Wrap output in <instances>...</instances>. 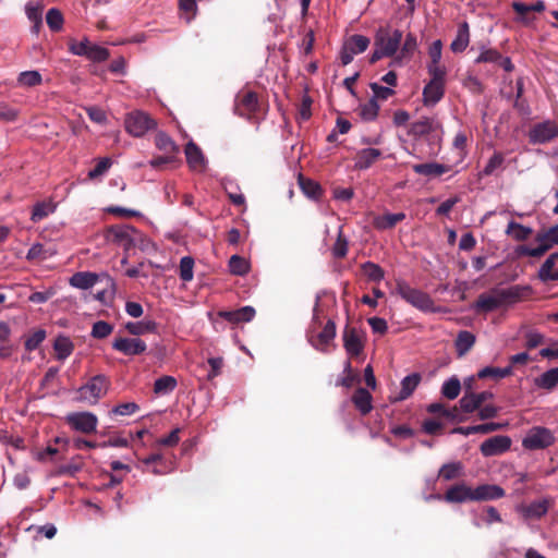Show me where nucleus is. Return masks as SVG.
Wrapping results in <instances>:
<instances>
[{
    "label": "nucleus",
    "instance_id": "f257e3e1",
    "mask_svg": "<svg viewBox=\"0 0 558 558\" xmlns=\"http://www.w3.org/2000/svg\"><path fill=\"white\" fill-rule=\"evenodd\" d=\"M529 292V287L520 286H513L508 289H494L490 292L480 294L474 308L478 313H489L501 306L518 302Z\"/></svg>",
    "mask_w": 558,
    "mask_h": 558
},
{
    "label": "nucleus",
    "instance_id": "f03ea898",
    "mask_svg": "<svg viewBox=\"0 0 558 558\" xmlns=\"http://www.w3.org/2000/svg\"><path fill=\"white\" fill-rule=\"evenodd\" d=\"M403 34L400 29L380 27L374 38V50L369 63L374 64L383 58H395L398 54Z\"/></svg>",
    "mask_w": 558,
    "mask_h": 558
},
{
    "label": "nucleus",
    "instance_id": "7ed1b4c3",
    "mask_svg": "<svg viewBox=\"0 0 558 558\" xmlns=\"http://www.w3.org/2000/svg\"><path fill=\"white\" fill-rule=\"evenodd\" d=\"M110 385V379L106 375H95L75 391L74 400L90 405L97 404L98 401L107 395Z\"/></svg>",
    "mask_w": 558,
    "mask_h": 558
},
{
    "label": "nucleus",
    "instance_id": "20e7f679",
    "mask_svg": "<svg viewBox=\"0 0 558 558\" xmlns=\"http://www.w3.org/2000/svg\"><path fill=\"white\" fill-rule=\"evenodd\" d=\"M396 292L412 306L423 312L434 311V301L432 298L415 288H412L408 282L398 280L396 284Z\"/></svg>",
    "mask_w": 558,
    "mask_h": 558
},
{
    "label": "nucleus",
    "instance_id": "39448f33",
    "mask_svg": "<svg viewBox=\"0 0 558 558\" xmlns=\"http://www.w3.org/2000/svg\"><path fill=\"white\" fill-rule=\"evenodd\" d=\"M125 130L134 137H142L157 126L156 121L144 111H133L125 117Z\"/></svg>",
    "mask_w": 558,
    "mask_h": 558
},
{
    "label": "nucleus",
    "instance_id": "423d86ee",
    "mask_svg": "<svg viewBox=\"0 0 558 558\" xmlns=\"http://www.w3.org/2000/svg\"><path fill=\"white\" fill-rule=\"evenodd\" d=\"M555 442V436L549 428L543 426L532 427L522 440V446L527 450H542Z\"/></svg>",
    "mask_w": 558,
    "mask_h": 558
},
{
    "label": "nucleus",
    "instance_id": "0eeeda50",
    "mask_svg": "<svg viewBox=\"0 0 558 558\" xmlns=\"http://www.w3.org/2000/svg\"><path fill=\"white\" fill-rule=\"evenodd\" d=\"M555 506V499L550 496L534 500L531 504H522L517 507V512L524 520H541Z\"/></svg>",
    "mask_w": 558,
    "mask_h": 558
},
{
    "label": "nucleus",
    "instance_id": "6e6552de",
    "mask_svg": "<svg viewBox=\"0 0 558 558\" xmlns=\"http://www.w3.org/2000/svg\"><path fill=\"white\" fill-rule=\"evenodd\" d=\"M64 420L72 429L83 434H93L97 429L98 418L92 412H72Z\"/></svg>",
    "mask_w": 558,
    "mask_h": 558
},
{
    "label": "nucleus",
    "instance_id": "1a4fd4ad",
    "mask_svg": "<svg viewBox=\"0 0 558 558\" xmlns=\"http://www.w3.org/2000/svg\"><path fill=\"white\" fill-rule=\"evenodd\" d=\"M535 242L538 243L536 247H530L527 245L518 246L515 250L517 254L519 256L539 258L545 255L554 245H557L556 242H553L551 236L549 235V228L537 232Z\"/></svg>",
    "mask_w": 558,
    "mask_h": 558
},
{
    "label": "nucleus",
    "instance_id": "9d476101",
    "mask_svg": "<svg viewBox=\"0 0 558 558\" xmlns=\"http://www.w3.org/2000/svg\"><path fill=\"white\" fill-rule=\"evenodd\" d=\"M556 137H558V124L551 120L536 123L529 131L531 144H545Z\"/></svg>",
    "mask_w": 558,
    "mask_h": 558
},
{
    "label": "nucleus",
    "instance_id": "9b49d317",
    "mask_svg": "<svg viewBox=\"0 0 558 558\" xmlns=\"http://www.w3.org/2000/svg\"><path fill=\"white\" fill-rule=\"evenodd\" d=\"M258 96L253 90H242L235 100V112L243 118H251L258 110Z\"/></svg>",
    "mask_w": 558,
    "mask_h": 558
},
{
    "label": "nucleus",
    "instance_id": "f8f14e48",
    "mask_svg": "<svg viewBox=\"0 0 558 558\" xmlns=\"http://www.w3.org/2000/svg\"><path fill=\"white\" fill-rule=\"evenodd\" d=\"M511 442L512 441L509 436H493L481 444L480 451L484 457L499 456L510 449Z\"/></svg>",
    "mask_w": 558,
    "mask_h": 558
},
{
    "label": "nucleus",
    "instance_id": "ddd939ff",
    "mask_svg": "<svg viewBox=\"0 0 558 558\" xmlns=\"http://www.w3.org/2000/svg\"><path fill=\"white\" fill-rule=\"evenodd\" d=\"M108 239L123 246L125 250L134 245V234L136 229L129 225H116L108 228Z\"/></svg>",
    "mask_w": 558,
    "mask_h": 558
},
{
    "label": "nucleus",
    "instance_id": "4468645a",
    "mask_svg": "<svg viewBox=\"0 0 558 558\" xmlns=\"http://www.w3.org/2000/svg\"><path fill=\"white\" fill-rule=\"evenodd\" d=\"M112 348L124 355H140L146 351L147 345L140 338L119 337L112 342Z\"/></svg>",
    "mask_w": 558,
    "mask_h": 558
},
{
    "label": "nucleus",
    "instance_id": "2eb2a0df",
    "mask_svg": "<svg viewBox=\"0 0 558 558\" xmlns=\"http://www.w3.org/2000/svg\"><path fill=\"white\" fill-rule=\"evenodd\" d=\"M342 338L343 347L350 356H359L363 352L364 342L356 328L345 326Z\"/></svg>",
    "mask_w": 558,
    "mask_h": 558
},
{
    "label": "nucleus",
    "instance_id": "dca6fc26",
    "mask_svg": "<svg viewBox=\"0 0 558 558\" xmlns=\"http://www.w3.org/2000/svg\"><path fill=\"white\" fill-rule=\"evenodd\" d=\"M256 311L253 306L246 305L234 311H218L217 317L230 324L238 325L248 323L255 317Z\"/></svg>",
    "mask_w": 558,
    "mask_h": 558
},
{
    "label": "nucleus",
    "instance_id": "f3484780",
    "mask_svg": "<svg viewBox=\"0 0 558 558\" xmlns=\"http://www.w3.org/2000/svg\"><path fill=\"white\" fill-rule=\"evenodd\" d=\"M336 337V324L329 319L316 337L311 338L312 345L320 352H328V347Z\"/></svg>",
    "mask_w": 558,
    "mask_h": 558
},
{
    "label": "nucleus",
    "instance_id": "a211bd4d",
    "mask_svg": "<svg viewBox=\"0 0 558 558\" xmlns=\"http://www.w3.org/2000/svg\"><path fill=\"white\" fill-rule=\"evenodd\" d=\"M444 500L450 504L473 501L472 487L464 483L456 484L447 489Z\"/></svg>",
    "mask_w": 558,
    "mask_h": 558
},
{
    "label": "nucleus",
    "instance_id": "6ab92c4d",
    "mask_svg": "<svg viewBox=\"0 0 558 558\" xmlns=\"http://www.w3.org/2000/svg\"><path fill=\"white\" fill-rule=\"evenodd\" d=\"M416 48V36L412 33H409L405 36L403 44L400 45L399 53L392 59L390 65H402L404 61L411 60Z\"/></svg>",
    "mask_w": 558,
    "mask_h": 558
},
{
    "label": "nucleus",
    "instance_id": "aec40b11",
    "mask_svg": "<svg viewBox=\"0 0 558 558\" xmlns=\"http://www.w3.org/2000/svg\"><path fill=\"white\" fill-rule=\"evenodd\" d=\"M383 156L380 149L363 148L359 150L354 157V168L357 170H366L377 162Z\"/></svg>",
    "mask_w": 558,
    "mask_h": 558
},
{
    "label": "nucleus",
    "instance_id": "412c9836",
    "mask_svg": "<svg viewBox=\"0 0 558 558\" xmlns=\"http://www.w3.org/2000/svg\"><path fill=\"white\" fill-rule=\"evenodd\" d=\"M502 487L493 484H483L472 488L473 501L496 500L505 496Z\"/></svg>",
    "mask_w": 558,
    "mask_h": 558
},
{
    "label": "nucleus",
    "instance_id": "4be33fe9",
    "mask_svg": "<svg viewBox=\"0 0 558 558\" xmlns=\"http://www.w3.org/2000/svg\"><path fill=\"white\" fill-rule=\"evenodd\" d=\"M445 84L428 82L423 88V105L425 107H434L445 96Z\"/></svg>",
    "mask_w": 558,
    "mask_h": 558
},
{
    "label": "nucleus",
    "instance_id": "5701e85b",
    "mask_svg": "<svg viewBox=\"0 0 558 558\" xmlns=\"http://www.w3.org/2000/svg\"><path fill=\"white\" fill-rule=\"evenodd\" d=\"M506 426H508V423H484L480 425L474 426H466V427H456L452 429V433L454 434H461L464 436L473 435V434H489L495 430L504 429Z\"/></svg>",
    "mask_w": 558,
    "mask_h": 558
},
{
    "label": "nucleus",
    "instance_id": "b1692460",
    "mask_svg": "<svg viewBox=\"0 0 558 558\" xmlns=\"http://www.w3.org/2000/svg\"><path fill=\"white\" fill-rule=\"evenodd\" d=\"M354 407L362 415H367L373 410V397L368 390L365 388L359 387L352 398H351Z\"/></svg>",
    "mask_w": 558,
    "mask_h": 558
},
{
    "label": "nucleus",
    "instance_id": "393cba45",
    "mask_svg": "<svg viewBox=\"0 0 558 558\" xmlns=\"http://www.w3.org/2000/svg\"><path fill=\"white\" fill-rule=\"evenodd\" d=\"M439 126L440 123L436 119L423 117L411 124L410 134L413 136H424L436 131Z\"/></svg>",
    "mask_w": 558,
    "mask_h": 558
},
{
    "label": "nucleus",
    "instance_id": "a878e982",
    "mask_svg": "<svg viewBox=\"0 0 558 558\" xmlns=\"http://www.w3.org/2000/svg\"><path fill=\"white\" fill-rule=\"evenodd\" d=\"M405 219L404 213L390 214L376 216L373 219V226L377 230H388L395 228L399 222Z\"/></svg>",
    "mask_w": 558,
    "mask_h": 558
},
{
    "label": "nucleus",
    "instance_id": "bb28decb",
    "mask_svg": "<svg viewBox=\"0 0 558 558\" xmlns=\"http://www.w3.org/2000/svg\"><path fill=\"white\" fill-rule=\"evenodd\" d=\"M470 43V27L468 22H462L458 26L456 38L450 45V49L454 53L462 52L466 49Z\"/></svg>",
    "mask_w": 558,
    "mask_h": 558
},
{
    "label": "nucleus",
    "instance_id": "cd10ccee",
    "mask_svg": "<svg viewBox=\"0 0 558 558\" xmlns=\"http://www.w3.org/2000/svg\"><path fill=\"white\" fill-rule=\"evenodd\" d=\"M421 381V375L418 373H412L405 376L401 380V389L399 395L395 398V401H403L408 399L416 389Z\"/></svg>",
    "mask_w": 558,
    "mask_h": 558
},
{
    "label": "nucleus",
    "instance_id": "c85d7f7f",
    "mask_svg": "<svg viewBox=\"0 0 558 558\" xmlns=\"http://www.w3.org/2000/svg\"><path fill=\"white\" fill-rule=\"evenodd\" d=\"M412 169L416 174L425 177H439L449 171V167L437 162L416 163Z\"/></svg>",
    "mask_w": 558,
    "mask_h": 558
},
{
    "label": "nucleus",
    "instance_id": "c756f323",
    "mask_svg": "<svg viewBox=\"0 0 558 558\" xmlns=\"http://www.w3.org/2000/svg\"><path fill=\"white\" fill-rule=\"evenodd\" d=\"M185 156L189 166L196 170L201 169L205 165V158L201 148L194 143L189 142L185 146Z\"/></svg>",
    "mask_w": 558,
    "mask_h": 558
},
{
    "label": "nucleus",
    "instance_id": "7c9ffc66",
    "mask_svg": "<svg viewBox=\"0 0 558 558\" xmlns=\"http://www.w3.org/2000/svg\"><path fill=\"white\" fill-rule=\"evenodd\" d=\"M157 323L155 320L129 322L125 324V329L132 336H142L150 332H156Z\"/></svg>",
    "mask_w": 558,
    "mask_h": 558
},
{
    "label": "nucleus",
    "instance_id": "2f4dec72",
    "mask_svg": "<svg viewBox=\"0 0 558 558\" xmlns=\"http://www.w3.org/2000/svg\"><path fill=\"white\" fill-rule=\"evenodd\" d=\"M98 280V276L93 272H76L70 278V284L74 288L78 289H89L92 288Z\"/></svg>",
    "mask_w": 558,
    "mask_h": 558
},
{
    "label": "nucleus",
    "instance_id": "473e14b6",
    "mask_svg": "<svg viewBox=\"0 0 558 558\" xmlns=\"http://www.w3.org/2000/svg\"><path fill=\"white\" fill-rule=\"evenodd\" d=\"M475 343V336L468 331L461 330L454 341L456 350L459 356L466 354Z\"/></svg>",
    "mask_w": 558,
    "mask_h": 558
},
{
    "label": "nucleus",
    "instance_id": "72a5a7b5",
    "mask_svg": "<svg viewBox=\"0 0 558 558\" xmlns=\"http://www.w3.org/2000/svg\"><path fill=\"white\" fill-rule=\"evenodd\" d=\"M535 386L551 390L558 385V367L550 368L534 379Z\"/></svg>",
    "mask_w": 558,
    "mask_h": 558
},
{
    "label": "nucleus",
    "instance_id": "f704fd0d",
    "mask_svg": "<svg viewBox=\"0 0 558 558\" xmlns=\"http://www.w3.org/2000/svg\"><path fill=\"white\" fill-rule=\"evenodd\" d=\"M53 349L56 351V357L63 361L72 354L74 344L69 337L59 336L54 340Z\"/></svg>",
    "mask_w": 558,
    "mask_h": 558
},
{
    "label": "nucleus",
    "instance_id": "c9c22d12",
    "mask_svg": "<svg viewBox=\"0 0 558 558\" xmlns=\"http://www.w3.org/2000/svg\"><path fill=\"white\" fill-rule=\"evenodd\" d=\"M298 181L302 192L310 198L318 199L322 196V187L316 181L305 178L301 173L299 174Z\"/></svg>",
    "mask_w": 558,
    "mask_h": 558
},
{
    "label": "nucleus",
    "instance_id": "e433bc0d",
    "mask_svg": "<svg viewBox=\"0 0 558 558\" xmlns=\"http://www.w3.org/2000/svg\"><path fill=\"white\" fill-rule=\"evenodd\" d=\"M54 210L56 204L51 201L38 202L33 207L31 220L33 222H39L47 218L50 214L54 213Z\"/></svg>",
    "mask_w": 558,
    "mask_h": 558
},
{
    "label": "nucleus",
    "instance_id": "4c0bfd02",
    "mask_svg": "<svg viewBox=\"0 0 558 558\" xmlns=\"http://www.w3.org/2000/svg\"><path fill=\"white\" fill-rule=\"evenodd\" d=\"M512 374V367H494V366H487L478 371L476 377L480 379H486V378H493V379H501L510 376Z\"/></svg>",
    "mask_w": 558,
    "mask_h": 558
},
{
    "label": "nucleus",
    "instance_id": "58836bf2",
    "mask_svg": "<svg viewBox=\"0 0 558 558\" xmlns=\"http://www.w3.org/2000/svg\"><path fill=\"white\" fill-rule=\"evenodd\" d=\"M11 328L8 323L0 322V357H9L12 353L10 344Z\"/></svg>",
    "mask_w": 558,
    "mask_h": 558
},
{
    "label": "nucleus",
    "instance_id": "ea45409f",
    "mask_svg": "<svg viewBox=\"0 0 558 558\" xmlns=\"http://www.w3.org/2000/svg\"><path fill=\"white\" fill-rule=\"evenodd\" d=\"M155 145L159 150H162L167 155L175 154L179 150L177 144L172 138L165 132H158L155 136Z\"/></svg>",
    "mask_w": 558,
    "mask_h": 558
},
{
    "label": "nucleus",
    "instance_id": "a19ab883",
    "mask_svg": "<svg viewBox=\"0 0 558 558\" xmlns=\"http://www.w3.org/2000/svg\"><path fill=\"white\" fill-rule=\"evenodd\" d=\"M25 10L28 20L33 23V32L38 33L43 26V5L28 3Z\"/></svg>",
    "mask_w": 558,
    "mask_h": 558
},
{
    "label": "nucleus",
    "instance_id": "79ce46f5",
    "mask_svg": "<svg viewBox=\"0 0 558 558\" xmlns=\"http://www.w3.org/2000/svg\"><path fill=\"white\" fill-rule=\"evenodd\" d=\"M557 260H558V255L551 254L547 257V259L541 266V268L538 270V278L543 282L555 280V277H554L555 270H553V269H554L555 265L557 264Z\"/></svg>",
    "mask_w": 558,
    "mask_h": 558
},
{
    "label": "nucleus",
    "instance_id": "37998d69",
    "mask_svg": "<svg viewBox=\"0 0 558 558\" xmlns=\"http://www.w3.org/2000/svg\"><path fill=\"white\" fill-rule=\"evenodd\" d=\"M369 39L364 35H352L344 45L354 53L364 52L369 46Z\"/></svg>",
    "mask_w": 558,
    "mask_h": 558
},
{
    "label": "nucleus",
    "instance_id": "c03bdc74",
    "mask_svg": "<svg viewBox=\"0 0 558 558\" xmlns=\"http://www.w3.org/2000/svg\"><path fill=\"white\" fill-rule=\"evenodd\" d=\"M177 385H178V383L174 377L165 375V376L159 377L155 381L154 391L157 395H166V393L172 392L175 389Z\"/></svg>",
    "mask_w": 558,
    "mask_h": 558
},
{
    "label": "nucleus",
    "instance_id": "a18cd8bd",
    "mask_svg": "<svg viewBox=\"0 0 558 558\" xmlns=\"http://www.w3.org/2000/svg\"><path fill=\"white\" fill-rule=\"evenodd\" d=\"M506 233L511 234L515 241H525L532 234V229L515 221H510Z\"/></svg>",
    "mask_w": 558,
    "mask_h": 558
},
{
    "label": "nucleus",
    "instance_id": "49530a36",
    "mask_svg": "<svg viewBox=\"0 0 558 558\" xmlns=\"http://www.w3.org/2000/svg\"><path fill=\"white\" fill-rule=\"evenodd\" d=\"M46 23L51 32H60L64 23L61 11L57 8L49 9L46 14Z\"/></svg>",
    "mask_w": 558,
    "mask_h": 558
},
{
    "label": "nucleus",
    "instance_id": "de8ad7c7",
    "mask_svg": "<svg viewBox=\"0 0 558 558\" xmlns=\"http://www.w3.org/2000/svg\"><path fill=\"white\" fill-rule=\"evenodd\" d=\"M462 470L463 465L461 462L447 463L440 468L438 476L445 481H451L459 477Z\"/></svg>",
    "mask_w": 558,
    "mask_h": 558
},
{
    "label": "nucleus",
    "instance_id": "09e8293b",
    "mask_svg": "<svg viewBox=\"0 0 558 558\" xmlns=\"http://www.w3.org/2000/svg\"><path fill=\"white\" fill-rule=\"evenodd\" d=\"M505 162V156L500 151H495L493 156L489 158L488 162L484 167V169L481 171V177H489L494 174V172L501 168Z\"/></svg>",
    "mask_w": 558,
    "mask_h": 558
},
{
    "label": "nucleus",
    "instance_id": "8fccbe9b",
    "mask_svg": "<svg viewBox=\"0 0 558 558\" xmlns=\"http://www.w3.org/2000/svg\"><path fill=\"white\" fill-rule=\"evenodd\" d=\"M461 391V383L457 377L446 380L441 387V393L449 400L456 399Z\"/></svg>",
    "mask_w": 558,
    "mask_h": 558
},
{
    "label": "nucleus",
    "instance_id": "3c124183",
    "mask_svg": "<svg viewBox=\"0 0 558 558\" xmlns=\"http://www.w3.org/2000/svg\"><path fill=\"white\" fill-rule=\"evenodd\" d=\"M361 268L363 270V274L371 281L379 282L384 278V275H385L384 269L375 263L366 262V263L362 264Z\"/></svg>",
    "mask_w": 558,
    "mask_h": 558
},
{
    "label": "nucleus",
    "instance_id": "603ef678",
    "mask_svg": "<svg viewBox=\"0 0 558 558\" xmlns=\"http://www.w3.org/2000/svg\"><path fill=\"white\" fill-rule=\"evenodd\" d=\"M43 82L41 74L38 71H25L20 73L17 83L21 86L34 87L40 85Z\"/></svg>",
    "mask_w": 558,
    "mask_h": 558
},
{
    "label": "nucleus",
    "instance_id": "864d4df0",
    "mask_svg": "<svg viewBox=\"0 0 558 558\" xmlns=\"http://www.w3.org/2000/svg\"><path fill=\"white\" fill-rule=\"evenodd\" d=\"M46 331L44 329H37L29 335L25 336V349L28 352H32L43 343V341L46 339Z\"/></svg>",
    "mask_w": 558,
    "mask_h": 558
},
{
    "label": "nucleus",
    "instance_id": "5fc2aeb1",
    "mask_svg": "<svg viewBox=\"0 0 558 558\" xmlns=\"http://www.w3.org/2000/svg\"><path fill=\"white\" fill-rule=\"evenodd\" d=\"M229 269L233 275L243 276L248 272L250 266L244 257L232 255L229 260Z\"/></svg>",
    "mask_w": 558,
    "mask_h": 558
},
{
    "label": "nucleus",
    "instance_id": "6e6d98bb",
    "mask_svg": "<svg viewBox=\"0 0 558 558\" xmlns=\"http://www.w3.org/2000/svg\"><path fill=\"white\" fill-rule=\"evenodd\" d=\"M501 59V53L494 48H486L484 46L481 47V52L478 57L475 59V63H495L499 62Z\"/></svg>",
    "mask_w": 558,
    "mask_h": 558
},
{
    "label": "nucleus",
    "instance_id": "4d7b16f0",
    "mask_svg": "<svg viewBox=\"0 0 558 558\" xmlns=\"http://www.w3.org/2000/svg\"><path fill=\"white\" fill-rule=\"evenodd\" d=\"M427 72L430 76L428 82L446 85L447 69L445 65H441L440 63L427 64Z\"/></svg>",
    "mask_w": 558,
    "mask_h": 558
},
{
    "label": "nucleus",
    "instance_id": "13d9d810",
    "mask_svg": "<svg viewBox=\"0 0 558 558\" xmlns=\"http://www.w3.org/2000/svg\"><path fill=\"white\" fill-rule=\"evenodd\" d=\"M109 50L105 47L92 44L86 52V58L94 62H102L109 58Z\"/></svg>",
    "mask_w": 558,
    "mask_h": 558
},
{
    "label": "nucleus",
    "instance_id": "bf43d9fd",
    "mask_svg": "<svg viewBox=\"0 0 558 558\" xmlns=\"http://www.w3.org/2000/svg\"><path fill=\"white\" fill-rule=\"evenodd\" d=\"M113 326L105 320L94 323L90 336L95 339H105L111 335Z\"/></svg>",
    "mask_w": 558,
    "mask_h": 558
},
{
    "label": "nucleus",
    "instance_id": "052dcab7",
    "mask_svg": "<svg viewBox=\"0 0 558 558\" xmlns=\"http://www.w3.org/2000/svg\"><path fill=\"white\" fill-rule=\"evenodd\" d=\"M459 404L464 413H473L481 408L474 391L464 392V396L459 400Z\"/></svg>",
    "mask_w": 558,
    "mask_h": 558
},
{
    "label": "nucleus",
    "instance_id": "680f3d73",
    "mask_svg": "<svg viewBox=\"0 0 558 558\" xmlns=\"http://www.w3.org/2000/svg\"><path fill=\"white\" fill-rule=\"evenodd\" d=\"M179 9L186 23H190L196 15V0H179Z\"/></svg>",
    "mask_w": 558,
    "mask_h": 558
},
{
    "label": "nucleus",
    "instance_id": "e2e57ef3",
    "mask_svg": "<svg viewBox=\"0 0 558 558\" xmlns=\"http://www.w3.org/2000/svg\"><path fill=\"white\" fill-rule=\"evenodd\" d=\"M379 106L375 99H369L366 104L360 106V116L365 121H372L378 116Z\"/></svg>",
    "mask_w": 558,
    "mask_h": 558
},
{
    "label": "nucleus",
    "instance_id": "0e129e2a",
    "mask_svg": "<svg viewBox=\"0 0 558 558\" xmlns=\"http://www.w3.org/2000/svg\"><path fill=\"white\" fill-rule=\"evenodd\" d=\"M345 376L337 381V386L351 388L355 383L360 381V377L352 369L351 363L348 361L344 365Z\"/></svg>",
    "mask_w": 558,
    "mask_h": 558
},
{
    "label": "nucleus",
    "instance_id": "69168bd1",
    "mask_svg": "<svg viewBox=\"0 0 558 558\" xmlns=\"http://www.w3.org/2000/svg\"><path fill=\"white\" fill-rule=\"evenodd\" d=\"M20 110L4 101H0V120L3 122H14L17 120Z\"/></svg>",
    "mask_w": 558,
    "mask_h": 558
},
{
    "label": "nucleus",
    "instance_id": "338daca9",
    "mask_svg": "<svg viewBox=\"0 0 558 558\" xmlns=\"http://www.w3.org/2000/svg\"><path fill=\"white\" fill-rule=\"evenodd\" d=\"M332 254L336 258H343L348 254V240L342 233V230H339L337 240L332 247Z\"/></svg>",
    "mask_w": 558,
    "mask_h": 558
},
{
    "label": "nucleus",
    "instance_id": "774afa93",
    "mask_svg": "<svg viewBox=\"0 0 558 558\" xmlns=\"http://www.w3.org/2000/svg\"><path fill=\"white\" fill-rule=\"evenodd\" d=\"M194 260L190 256L182 257L180 260V278L183 281H191L193 279Z\"/></svg>",
    "mask_w": 558,
    "mask_h": 558
}]
</instances>
